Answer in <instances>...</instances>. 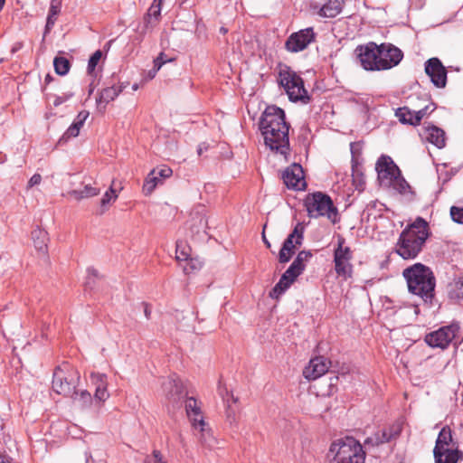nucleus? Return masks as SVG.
Segmentation results:
<instances>
[{
  "instance_id": "obj_30",
  "label": "nucleus",
  "mask_w": 463,
  "mask_h": 463,
  "mask_svg": "<svg viewBox=\"0 0 463 463\" xmlns=\"http://www.w3.org/2000/svg\"><path fill=\"white\" fill-rule=\"evenodd\" d=\"M425 138L439 148L445 146V132L435 126L428 127L425 129Z\"/></svg>"
},
{
  "instance_id": "obj_41",
  "label": "nucleus",
  "mask_w": 463,
  "mask_h": 463,
  "mask_svg": "<svg viewBox=\"0 0 463 463\" xmlns=\"http://www.w3.org/2000/svg\"><path fill=\"white\" fill-rule=\"evenodd\" d=\"M352 176L356 189L363 190L365 184L364 175L353 166Z\"/></svg>"
},
{
  "instance_id": "obj_42",
  "label": "nucleus",
  "mask_w": 463,
  "mask_h": 463,
  "mask_svg": "<svg viewBox=\"0 0 463 463\" xmlns=\"http://www.w3.org/2000/svg\"><path fill=\"white\" fill-rule=\"evenodd\" d=\"M101 57H102V52L99 50L96 51L90 56L89 62H88V72L89 73H91L94 71V70H95L97 64L99 63V61H100Z\"/></svg>"
},
{
  "instance_id": "obj_13",
  "label": "nucleus",
  "mask_w": 463,
  "mask_h": 463,
  "mask_svg": "<svg viewBox=\"0 0 463 463\" xmlns=\"http://www.w3.org/2000/svg\"><path fill=\"white\" fill-rule=\"evenodd\" d=\"M303 232L304 228L298 223L285 240L279 253V261L280 263L288 262L296 249L302 244Z\"/></svg>"
},
{
  "instance_id": "obj_9",
  "label": "nucleus",
  "mask_w": 463,
  "mask_h": 463,
  "mask_svg": "<svg viewBox=\"0 0 463 463\" xmlns=\"http://www.w3.org/2000/svg\"><path fill=\"white\" fill-rule=\"evenodd\" d=\"M80 376L68 364L55 369L52 378V389L58 394L72 396L75 393Z\"/></svg>"
},
{
  "instance_id": "obj_59",
  "label": "nucleus",
  "mask_w": 463,
  "mask_h": 463,
  "mask_svg": "<svg viewBox=\"0 0 463 463\" xmlns=\"http://www.w3.org/2000/svg\"><path fill=\"white\" fill-rule=\"evenodd\" d=\"M222 32L226 33V30L224 28H222Z\"/></svg>"
},
{
  "instance_id": "obj_34",
  "label": "nucleus",
  "mask_w": 463,
  "mask_h": 463,
  "mask_svg": "<svg viewBox=\"0 0 463 463\" xmlns=\"http://www.w3.org/2000/svg\"><path fill=\"white\" fill-rule=\"evenodd\" d=\"M448 293L452 299H463V277L456 279L449 285Z\"/></svg>"
},
{
  "instance_id": "obj_20",
  "label": "nucleus",
  "mask_w": 463,
  "mask_h": 463,
  "mask_svg": "<svg viewBox=\"0 0 463 463\" xmlns=\"http://www.w3.org/2000/svg\"><path fill=\"white\" fill-rule=\"evenodd\" d=\"M331 362L324 356H317L311 359L308 364L303 370V375L306 379L316 380L324 375L329 369Z\"/></svg>"
},
{
  "instance_id": "obj_33",
  "label": "nucleus",
  "mask_w": 463,
  "mask_h": 463,
  "mask_svg": "<svg viewBox=\"0 0 463 463\" xmlns=\"http://www.w3.org/2000/svg\"><path fill=\"white\" fill-rule=\"evenodd\" d=\"M162 183V180L156 175V170L153 169L145 179L142 190L145 195H150L156 187Z\"/></svg>"
},
{
  "instance_id": "obj_7",
  "label": "nucleus",
  "mask_w": 463,
  "mask_h": 463,
  "mask_svg": "<svg viewBox=\"0 0 463 463\" xmlns=\"http://www.w3.org/2000/svg\"><path fill=\"white\" fill-rule=\"evenodd\" d=\"M311 257L312 254L310 251L301 250L298 252L291 265L282 274L279 282L270 291V298H279L291 286L296 279L302 274L306 268V263Z\"/></svg>"
},
{
  "instance_id": "obj_51",
  "label": "nucleus",
  "mask_w": 463,
  "mask_h": 463,
  "mask_svg": "<svg viewBox=\"0 0 463 463\" xmlns=\"http://www.w3.org/2000/svg\"><path fill=\"white\" fill-rule=\"evenodd\" d=\"M41 182H42V176H41V175H39V174H34V175L30 178V180L28 181V184H27V189H31V188H33V186L40 184H41Z\"/></svg>"
},
{
  "instance_id": "obj_54",
  "label": "nucleus",
  "mask_w": 463,
  "mask_h": 463,
  "mask_svg": "<svg viewBox=\"0 0 463 463\" xmlns=\"http://www.w3.org/2000/svg\"><path fill=\"white\" fill-rule=\"evenodd\" d=\"M262 238H263V241H264V243L266 244V246H267L268 248H269V247H270V243H269V241L266 239V237H265V235H264V234L262 235Z\"/></svg>"
},
{
  "instance_id": "obj_29",
  "label": "nucleus",
  "mask_w": 463,
  "mask_h": 463,
  "mask_svg": "<svg viewBox=\"0 0 463 463\" xmlns=\"http://www.w3.org/2000/svg\"><path fill=\"white\" fill-rule=\"evenodd\" d=\"M458 447V443L453 439L452 431L449 426H444L436 439L433 450L439 451L443 448Z\"/></svg>"
},
{
  "instance_id": "obj_35",
  "label": "nucleus",
  "mask_w": 463,
  "mask_h": 463,
  "mask_svg": "<svg viewBox=\"0 0 463 463\" xmlns=\"http://www.w3.org/2000/svg\"><path fill=\"white\" fill-rule=\"evenodd\" d=\"M163 1L164 0H154L152 3L145 18L147 24H152L153 19L156 22L159 21Z\"/></svg>"
},
{
  "instance_id": "obj_21",
  "label": "nucleus",
  "mask_w": 463,
  "mask_h": 463,
  "mask_svg": "<svg viewBox=\"0 0 463 463\" xmlns=\"http://www.w3.org/2000/svg\"><path fill=\"white\" fill-rule=\"evenodd\" d=\"M434 110L433 105L425 106V108L417 111L411 110L408 108H400L396 111V116L402 123L410 125H419L420 120L429 113Z\"/></svg>"
},
{
  "instance_id": "obj_6",
  "label": "nucleus",
  "mask_w": 463,
  "mask_h": 463,
  "mask_svg": "<svg viewBox=\"0 0 463 463\" xmlns=\"http://www.w3.org/2000/svg\"><path fill=\"white\" fill-rule=\"evenodd\" d=\"M278 82L284 89L291 101L307 103L309 96L304 87L302 78L289 67H279Z\"/></svg>"
},
{
  "instance_id": "obj_19",
  "label": "nucleus",
  "mask_w": 463,
  "mask_h": 463,
  "mask_svg": "<svg viewBox=\"0 0 463 463\" xmlns=\"http://www.w3.org/2000/svg\"><path fill=\"white\" fill-rule=\"evenodd\" d=\"M345 0H327L323 5L312 3L310 8L318 16L323 18H335L343 10Z\"/></svg>"
},
{
  "instance_id": "obj_10",
  "label": "nucleus",
  "mask_w": 463,
  "mask_h": 463,
  "mask_svg": "<svg viewBox=\"0 0 463 463\" xmlns=\"http://www.w3.org/2000/svg\"><path fill=\"white\" fill-rule=\"evenodd\" d=\"M345 239L342 236L337 238V247L334 252L335 269L339 277L344 279L350 278L353 266L351 260L353 258L352 250L345 245Z\"/></svg>"
},
{
  "instance_id": "obj_40",
  "label": "nucleus",
  "mask_w": 463,
  "mask_h": 463,
  "mask_svg": "<svg viewBox=\"0 0 463 463\" xmlns=\"http://www.w3.org/2000/svg\"><path fill=\"white\" fill-rule=\"evenodd\" d=\"M118 198V194L116 193V191L113 189V187L111 186L109 188V191H107L104 195L102 196L101 200H100V206L102 208H106V206L108 204H109L111 202H114L116 201V199ZM105 210V209H103ZM104 211H102L103 213Z\"/></svg>"
},
{
  "instance_id": "obj_8",
  "label": "nucleus",
  "mask_w": 463,
  "mask_h": 463,
  "mask_svg": "<svg viewBox=\"0 0 463 463\" xmlns=\"http://www.w3.org/2000/svg\"><path fill=\"white\" fill-rule=\"evenodd\" d=\"M304 203L309 217L326 216L332 222L335 221L337 211L327 194L321 192L309 194L306 196Z\"/></svg>"
},
{
  "instance_id": "obj_36",
  "label": "nucleus",
  "mask_w": 463,
  "mask_h": 463,
  "mask_svg": "<svg viewBox=\"0 0 463 463\" xmlns=\"http://www.w3.org/2000/svg\"><path fill=\"white\" fill-rule=\"evenodd\" d=\"M71 397L82 409L89 408L92 403L91 394L88 391H81L80 393L75 391Z\"/></svg>"
},
{
  "instance_id": "obj_5",
  "label": "nucleus",
  "mask_w": 463,
  "mask_h": 463,
  "mask_svg": "<svg viewBox=\"0 0 463 463\" xmlns=\"http://www.w3.org/2000/svg\"><path fill=\"white\" fill-rule=\"evenodd\" d=\"M330 451L335 454L330 463H364L363 446L352 437L337 439L332 443Z\"/></svg>"
},
{
  "instance_id": "obj_55",
  "label": "nucleus",
  "mask_w": 463,
  "mask_h": 463,
  "mask_svg": "<svg viewBox=\"0 0 463 463\" xmlns=\"http://www.w3.org/2000/svg\"><path fill=\"white\" fill-rule=\"evenodd\" d=\"M5 0H0V10L3 8Z\"/></svg>"
},
{
  "instance_id": "obj_53",
  "label": "nucleus",
  "mask_w": 463,
  "mask_h": 463,
  "mask_svg": "<svg viewBox=\"0 0 463 463\" xmlns=\"http://www.w3.org/2000/svg\"><path fill=\"white\" fill-rule=\"evenodd\" d=\"M0 463H12V458L8 456L0 454Z\"/></svg>"
},
{
  "instance_id": "obj_14",
  "label": "nucleus",
  "mask_w": 463,
  "mask_h": 463,
  "mask_svg": "<svg viewBox=\"0 0 463 463\" xmlns=\"http://www.w3.org/2000/svg\"><path fill=\"white\" fill-rule=\"evenodd\" d=\"M378 59L380 61V69L382 71L392 69L397 66L403 58L402 52L391 43H382L378 45Z\"/></svg>"
},
{
  "instance_id": "obj_23",
  "label": "nucleus",
  "mask_w": 463,
  "mask_h": 463,
  "mask_svg": "<svg viewBox=\"0 0 463 463\" xmlns=\"http://www.w3.org/2000/svg\"><path fill=\"white\" fill-rule=\"evenodd\" d=\"M163 390L167 400L173 404L182 402L186 396L183 383L179 379H167L163 383Z\"/></svg>"
},
{
  "instance_id": "obj_52",
  "label": "nucleus",
  "mask_w": 463,
  "mask_h": 463,
  "mask_svg": "<svg viewBox=\"0 0 463 463\" xmlns=\"http://www.w3.org/2000/svg\"><path fill=\"white\" fill-rule=\"evenodd\" d=\"M350 148H351V152H352L353 156H354L355 154L359 152L360 146L357 143H351Z\"/></svg>"
},
{
  "instance_id": "obj_31",
  "label": "nucleus",
  "mask_w": 463,
  "mask_h": 463,
  "mask_svg": "<svg viewBox=\"0 0 463 463\" xmlns=\"http://www.w3.org/2000/svg\"><path fill=\"white\" fill-rule=\"evenodd\" d=\"M32 239L33 241V245L35 250L43 254H47V241H48V233L42 229H35L32 232Z\"/></svg>"
},
{
  "instance_id": "obj_18",
  "label": "nucleus",
  "mask_w": 463,
  "mask_h": 463,
  "mask_svg": "<svg viewBox=\"0 0 463 463\" xmlns=\"http://www.w3.org/2000/svg\"><path fill=\"white\" fill-rule=\"evenodd\" d=\"M402 431V425L396 422L390 427L382 430L376 431L373 435L368 437L364 440L365 446H379L383 443L389 442L400 435Z\"/></svg>"
},
{
  "instance_id": "obj_11",
  "label": "nucleus",
  "mask_w": 463,
  "mask_h": 463,
  "mask_svg": "<svg viewBox=\"0 0 463 463\" xmlns=\"http://www.w3.org/2000/svg\"><path fill=\"white\" fill-rule=\"evenodd\" d=\"M459 332V325L451 323L449 326L440 327L439 329L429 333L425 336V342L431 347L445 349Z\"/></svg>"
},
{
  "instance_id": "obj_27",
  "label": "nucleus",
  "mask_w": 463,
  "mask_h": 463,
  "mask_svg": "<svg viewBox=\"0 0 463 463\" xmlns=\"http://www.w3.org/2000/svg\"><path fill=\"white\" fill-rule=\"evenodd\" d=\"M184 402V409L186 411V415L191 421L192 426L196 423V421H200V420H203V411L201 406L196 399L194 397H186L183 400Z\"/></svg>"
},
{
  "instance_id": "obj_15",
  "label": "nucleus",
  "mask_w": 463,
  "mask_h": 463,
  "mask_svg": "<svg viewBox=\"0 0 463 463\" xmlns=\"http://www.w3.org/2000/svg\"><path fill=\"white\" fill-rule=\"evenodd\" d=\"M316 33L312 27L300 30L290 34L285 43L286 49L290 52H298L305 50L314 40Z\"/></svg>"
},
{
  "instance_id": "obj_16",
  "label": "nucleus",
  "mask_w": 463,
  "mask_h": 463,
  "mask_svg": "<svg viewBox=\"0 0 463 463\" xmlns=\"http://www.w3.org/2000/svg\"><path fill=\"white\" fill-rule=\"evenodd\" d=\"M425 72L436 87L444 88L446 86L447 70L438 58H430L426 61Z\"/></svg>"
},
{
  "instance_id": "obj_22",
  "label": "nucleus",
  "mask_w": 463,
  "mask_h": 463,
  "mask_svg": "<svg viewBox=\"0 0 463 463\" xmlns=\"http://www.w3.org/2000/svg\"><path fill=\"white\" fill-rule=\"evenodd\" d=\"M193 428L196 431L198 440L203 447L210 450L215 449L217 448L218 440L213 436L212 429L208 426L204 420L196 421Z\"/></svg>"
},
{
  "instance_id": "obj_47",
  "label": "nucleus",
  "mask_w": 463,
  "mask_h": 463,
  "mask_svg": "<svg viewBox=\"0 0 463 463\" xmlns=\"http://www.w3.org/2000/svg\"><path fill=\"white\" fill-rule=\"evenodd\" d=\"M73 96L72 92L64 93L61 96H54L53 106L58 107Z\"/></svg>"
},
{
  "instance_id": "obj_44",
  "label": "nucleus",
  "mask_w": 463,
  "mask_h": 463,
  "mask_svg": "<svg viewBox=\"0 0 463 463\" xmlns=\"http://www.w3.org/2000/svg\"><path fill=\"white\" fill-rule=\"evenodd\" d=\"M450 216L457 223H463V207L452 206L450 208Z\"/></svg>"
},
{
  "instance_id": "obj_57",
  "label": "nucleus",
  "mask_w": 463,
  "mask_h": 463,
  "mask_svg": "<svg viewBox=\"0 0 463 463\" xmlns=\"http://www.w3.org/2000/svg\"><path fill=\"white\" fill-rule=\"evenodd\" d=\"M145 313H146V317H148V316H149V313H148V310H147V308H146V309H145Z\"/></svg>"
},
{
  "instance_id": "obj_28",
  "label": "nucleus",
  "mask_w": 463,
  "mask_h": 463,
  "mask_svg": "<svg viewBox=\"0 0 463 463\" xmlns=\"http://www.w3.org/2000/svg\"><path fill=\"white\" fill-rule=\"evenodd\" d=\"M435 463H457L459 459L458 447L443 448L439 451L433 450Z\"/></svg>"
},
{
  "instance_id": "obj_24",
  "label": "nucleus",
  "mask_w": 463,
  "mask_h": 463,
  "mask_svg": "<svg viewBox=\"0 0 463 463\" xmlns=\"http://www.w3.org/2000/svg\"><path fill=\"white\" fill-rule=\"evenodd\" d=\"M90 382L95 386V401L99 402H104L107 401L109 397L107 375L100 373H91Z\"/></svg>"
},
{
  "instance_id": "obj_12",
  "label": "nucleus",
  "mask_w": 463,
  "mask_h": 463,
  "mask_svg": "<svg viewBox=\"0 0 463 463\" xmlns=\"http://www.w3.org/2000/svg\"><path fill=\"white\" fill-rule=\"evenodd\" d=\"M354 53L361 66L366 71H382L378 59L379 48L375 43L370 42L365 45L355 48Z\"/></svg>"
},
{
  "instance_id": "obj_17",
  "label": "nucleus",
  "mask_w": 463,
  "mask_h": 463,
  "mask_svg": "<svg viewBox=\"0 0 463 463\" xmlns=\"http://www.w3.org/2000/svg\"><path fill=\"white\" fill-rule=\"evenodd\" d=\"M282 179L288 189L302 190L306 187L304 171L300 165L292 164L282 174Z\"/></svg>"
},
{
  "instance_id": "obj_39",
  "label": "nucleus",
  "mask_w": 463,
  "mask_h": 463,
  "mask_svg": "<svg viewBox=\"0 0 463 463\" xmlns=\"http://www.w3.org/2000/svg\"><path fill=\"white\" fill-rule=\"evenodd\" d=\"M190 256V249L186 245L182 242H177L176 244V260H188Z\"/></svg>"
},
{
  "instance_id": "obj_3",
  "label": "nucleus",
  "mask_w": 463,
  "mask_h": 463,
  "mask_svg": "<svg viewBox=\"0 0 463 463\" xmlns=\"http://www.w3.org/2000/svg\"><path fill=\"white\" fill-rule=\"evenodd\" d=\"M409 291L420 297L424 302L431 301L434 297L436 280L431 269L421 264L415 263L402 271Z\"/></svg>"
},
{
  "instance_id": "obj_49",
  "label": "nucleus",
  "mask_w": 463,
  "mask_h": 463,
  "mask_svg": "<svg viewBox=\"0 0 463 463\" xmlns=\"http://www.w3.org/2000/svg\"><path fill=\"white\" fill-rule=\"evenodd\" d=\"M173 171L170 167L164 165L158 171L156 170V175L162 180L168 178L172 175Z\"/></svg>"
},
{
  "instance_id": "obj_38",
  "label": "nucleus",
  "mask_w": 463,
  "mask_h": 463,
  "mask_svg": "<svg viewBox=\"0 0 463 463\" xmlns=\"http://www.w3.org/2000/svg\"><path fill=\"white\" fill-rule=\"evenodd\" d=\"M60 13V7L58 5H51L49 9V14L47 16L46 25H45V33H49L51 29L53 27L57 15Z\"/></svg>"
},
{
  "instance_id": "obj_45",
  "label": "nucleus",
  "mask_w": 463,
  "mask_h": 463,
  "mask_svg": "<svg viewBox=\"0 0 463 463\" xmlns=\"http://www.w3.org/2000/svg\"><path fill=\"white\" fill-rule=\"evenodd\" d=\"M173 59H166L165 53L161 52L159 56L154 61V73L160 70L162 65L167 61H172ZM155 74H153L154 76Z\"/></svg>"
},
{
  "instance_id": "obj_4",
  "label": "nucleus",
  "mask_w": 463,
  "mask_h": 463,
  "mask_svg": "<svg viewBox=\"0 0 463 463\" xmlns=\"http://www.w3.org/2000/svg\"><path fill=\"white\" fill-rule=\"evenodd\" d=\"M375 169L382 186L392 188L402 194L410 191L409 184L402 177L401 170L390 156H380L376 162Z\"/></svg>"
},
{
  "instance_id": "obj_43",
  "label": "nucleus",
  "mask_w": 463,
  "mask_h": 463,
  "mask_svg": "<svg viewBox=\"0 0 463 463\" xmlns=\"http://www.w3.org/2000/svg\"><path fill=\"white\" fill-rule=\"evenodd\" d=\"M144 463H167L159 450H153L150 456H146Z\"/></svg>"
},
{
  "instance_id": "obj_37",
  "label": "nucleus",
  "mask_w": 463,
  "mask_h": 463,
  "mask_svg": "<svg viewBox=\"0 0 463 463\" xmlns=\"http://www.w3.org/2000/svg\"><path fill=\"white\" fill-rule=\"evenodd\" d=\"M53 66L55 72L63 76L69 72L71 64L69 60L64 57H55L53 61Z\"/></svg>"
},
{
  "instance_id": "obj_56",
  "label": "nucleus",
  "mask_w": 463,
  "mask_h": 463,
  "mask_svg": "<svg viewBox=\"0 0 463 463\" xmlns=\"http://www.w3.org/2000/svg\"><path fill=\"white\" fill-rule=\"evenodd\" d=\"M137 89H138V85H137V84H134V85L132 86V90H137Z\"/></svg>"
},
{
  "instance_id": "obj_46",
  "label": "nucleus",
  "mask_w": 463,
  "mask_h": 463,
  "mask_svg": "<svg viewBox=\"0 0 463 463\" xmlns=\"http://www.w3.org/2000/svg\"><path fill=\"white\" fill-rule=\"evenodd\" d=\"M186 261V265L184 267V270L185 273L191 272L194 269H197L201 267V262L194 259H188Z\"/></svg>"
},
{
  "instance_id": "obj_2",
  "label": "nucleus",
  "mask_w": 463,
  "mask_h": 463,
  "mask_svg": "<svg viewBox=\"0 0 463 463\" xmlns=\"http://www.w3.org/2000/svg\"><path fill=\"white\" fill-rule=\"evenodd\" d=\"M428 237V222L418 217L401 232L395 250L404 260L415 259L422 250Z\"/></svg>"
},
{
  "instance_id": "obj_50",
  "label": "nucleus",
  "mask_w": 463,
  "mask_h": 463,
  "mask_svg": "<svg viewBox=\"0 0 463 463\" xmlns=\"http://www.w3.org/2000/svg\"><path fill=\"white\" fill-rule=\"evenodd\" d=\"M87 272L88 277L86 280V285L91 288L92 285L94 284V279L98 277V272L96 269L92 268L88 269Z\"/></svg>"
},
{
  "instance_id": "obj_58",
  "label": "nucleus",
  "mask_w": 463,
  "mask_h": 463,
  "mask_svg": "<svg viewBox=\"0 0 463 463\" xmlns=\"http://www.w3.org/2000/svg\"><path fill=\"white\" fill-rule=\"evenodd\" d=\"M21 48V44H19L18 46H15L13 50L15 51L17 49Z\"/></svg>"
},
{
  "instance_id": "obj_26",
  "label": "nucleus",
  "mask_w": 463,
  "mask_h": 463,
  "mask_svg": "<svg viewBox=\"0 0 463 463\" xmlns=\"http://www.w3.org/2000/svg\"><path fill=\"white\" fill-rule=\"evenodd\" d=\"M125 86L122 84L119 85H112L101 90L96 98V102L99 108L105 109L106 106L112 100H114L119 93L122 92Z\"/></svg>"
},
{
  "instance_id": "obj_1",
  "label": "nucleus",
  "mask_w": 463,
  "mask_h": 463,
  "mask_svg": "<svg viewBox=\"0 0 463 463\" xmlns=\"http://www.w3.org/2000/svg\"><path fill=\"white\" fill-rule=\"evenodd\" d=\"M260 130L265 145L271 150L286 156L289 150V125L285 112L276 106H269L260 119Z\"/></svg>"
},
{
  "instance_id": "obj_48",
  "label": "nucleus",
  "mask_w": 463,
  "mask_h": 463,
  "mask_svg": "<svg viewBox=\"0 0 463 463\" xmlns=\"http://www.w3.org/2000/svg\"><path fill=\"white\" fill-rule=\"evenodd\" d=\"M226 418L230 424H235L237 422V411L232 406L228 407L226 412Z\"/></svg>"
},
{
  "instance_id": "obj_25",
  "label": "nucleus",
  "mask_w": 463,
  "mask_h": 463,
  "mask_svg": "<svg viewBox=\"0 0 463 463\" xmlns=\"http://www.w3.org/2000/svg\"><path fill=\"white\" fill-rule=\"evenodd\" d=\"M90 113L87 110H81L79 112L77 117L74 118L71 125L67 128L62 137L60 139V142H66L71 137H76L79 136L81 128L83 127L86 119L89 118Z\"/></svg>"
},
{
  "instance_id": "obj_32",
  "label": "nucleus",
  "mask_w": 463,
  "mask_h": 463,
  "mask_svg": "<svg viewBox=\"0 0 463 463\" xmlns=\"http://www.w3.org/2000/svg\"><path fill=\"white\" fill-rule=\"evenodd\" d=\"M100 193V188L95 187L91 184L84 185L83 189H76L69 192V195L73 197L77 201L82 199L91 198L98 195Z\"/></svg>"
}]
</instances>
